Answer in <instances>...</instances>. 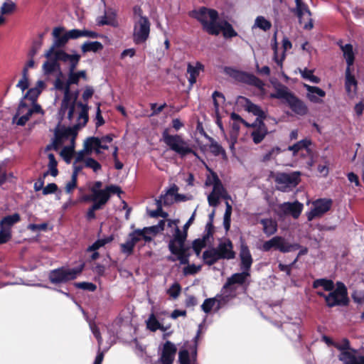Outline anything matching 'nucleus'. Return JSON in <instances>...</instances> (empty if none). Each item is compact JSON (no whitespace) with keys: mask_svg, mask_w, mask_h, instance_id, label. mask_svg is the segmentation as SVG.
<instances>
[{"mask_svg":"<svg viewBox=\"0 0 364 364\" xmlns=\"http://www.w3.org/2000/svg\"><path fill=\"white\" fill-rule=\"evenodd\" d=\"M195 213L188 219L183 226L182 232L178 227L175 230L173 238L171 239L168 244V248L171 255L168 256L167 260L170 262H176L178 260L180 264H188L189 258L191 256V246L186 244L188 233L187 230L194 220Z\"/></svg>","mask_w":364,"mask_h":364,"instance_id":"obj_1","label":"nucleus"},{"mask_svg":"<svg viewBox=\"0 0 364 364\" xmlns=\"http://www.w3.org/2000/svg\"><path fill=\"white\" fill-rule=\"evenodd\" d=\"M275 92L271 93V99L284 100L291 111L297 115L304 116L309 112V108L305 102L299 98L289 88L279 82H272Z\"/></svg>","mask_w":364,"mask_h":364,"instance_id":"obj_2","label":"nucleus"},{"mask_svg":"<svg viewBox=\"0 0 364 364\" xmlns=\"http://www.w3.org/2000/svg\"><path fill=\"white\" fill-rule=\"evenodd\" d=\"M162 140L171 150L182 158L190 154L198 156L197 153L189 146L188 143L181 135L169 134L168 129H165L162 132Z\"/></svg>","mask_w":364,"mask_h":364,"instance_id":"obj_3","label":"nucleus"},{"mask_svg":"<svg viewBox=\"0 0 364 364\" xmlns=\"http://www.w3.org/2000/svg\"><path fill=\"white\" fill-rule=\"evenodd\" d=\"M85 264L82 263L75 268L61 267L49 272L48 279L51 284H65L75 279L84 270Z\"/></svg>","mask_w":364,"mask_h":364,"instance_id":"obj_4","label":"nucleus"},{"mask_svg":"<svg viewBox=\"0 0 364 364\" xmlns=\"http://www.w3.org/2000/svg\"><path fill=\"white\" fill-rule=\"evenodd\" d=\"M224 72L239 82L254 86L259 90H264V83L252 73L239 70L231 67H225Z\"/></svg>","mask_w":364,"mask_h":364,"instance_id":"obj_5","label":"nucleus"},{"mask_svg":"<svg viewBox=\"0 0 364 364\" xmlns=\"http://www.w3.org/2000/svg\"><path fill=\"white\" fill-rule=\"evenodd\" d=\"M250 276V272L242 270V272L235 273L228 277L223 287L222 292L224 299H230L237 296L236 284L243 285L248 277Z\"/></svg>","mask_w":364,"mask_h":364,"instance_id":"obj_6","label":"nucleus"},{"mask_svg":"<svg viewBox=\"0 0 364 364\" xmlns=\"http://www.w3.org/2000/svg\"><path fill=\"white\" fill-rule=\"evenodd\" d=\"M300 247L301 245L299 243H289L284 237L277 235L265 241L262 244V250L269 252L274 249L282 253H287L297 250Z\"/></svg>","mask_w":364,"mask_h":364,"instance_id":"obj_7","label":"nucleus"},{"mask_svg":"<svg viewBox=\"0 0 364 364\" xmlns=\"http://www.w3.org/2000/svg\"><path fill=\"white\" fill-rule=\"evenodd\" d=\"M326 305L332 308L336 306H347L349 303L348 290L345 284L341 282L336 283V289L326 296Z\"/></svg>","mask_w":364,"mask_h":364,"instance_id":"obj_8","label":"nucleus"},{"mask_svg":"<svg viewBox=\"0 0 364 364\" xmlns=\"http://www.w3.org/2000/svg\"><path fill=\"white\" fill-rule=\"evenodd\" d=\"M151 23L147 17H141L134 23L132 39L136 45L144 43L150 34Z\"/></svg>","mask_w":364,"mask_h":364,"instance_id":"obj_9","label":"nucleus"},{"mask_svg":"<svg viewBox=\"0 0 364 364\" xmlns=\"http://www.w3.org/2000/svg\"><path fill=\"white\" fill-rule=\"evenodd\" d=\"M64 31L65 28L63 27L53 28L52 32L53 42L50 48L45 53L44 56L46 58H50L58 48L60 49L65 46L69 38L66 32L63 33Z\"/></svg>","mask_w":364,"mask_h":364,"instance_id":"obj_10","label":"nucleus"},{"mask_svg":"<svg viewBox=\"0 0 364 364\" xmlns=\"http://www.w3.org/2000/svg\"><path fill=\"white\" fill-rule=\"evenodd\" d=\"M333 200L330 198H318L313 202V208L307 213L309 221L322 217L331 208Z\"/></svg>","mask_w":364,"mask_h":364,"instance_id":"obj_11","label":"nucleus"},{"mask_svg":"<svg viewBox=\"0 0 364 364\" xmlns=\"http://www.w3.org/2000/svg\"><path fill=\"white\" fill-rule=\"evenodd\" d=\"M300 172L294 171L291 173H277L274 177L277 184L281 185L278 188L281 191H286L288 187H295L300 183Z\"/></svg>","mask_w":364,"mask_h":364,"instance_id":"obj_12","label":"nucleus"},{"mask_svg":"<svg viewBox=\"0 0 364 364\" xmlns=\"http://www.w3.org/2000/svg\"><path fill=\"white\" fill-rule=\"evenodd\" d=\"M296 7L292 9V12L297 16L301 24L303 23L304 15L307 14L308 22L305 23L303 28L305 30H311L314 27L313 19L311 18V12L307 4L302 0H295Z\"/></svg>","mask_w":364,"mask_h":364,"instance_id":"obj_13","label":"nucleus"},{"mask_svg":"<svg viewBox=\"0 0 364 364\" xmlns=\"http://www.w3.org/2000/svg\"><path fill=\"white\" fill-rule=\"evenodd\" d=\"M190 17L199 21L202 26L205 25V22H208V17L210 20H218L219 18L218 12L213 9H208L201 6L198 9H194L188 13Z\"/></svg>","mask_w":364,"mask_h":364,"instance_id":"obj_14","label":"nucleus"},{"mask_svg":"<svg viewBox=\"0 0 364 364\" xmlns=\"http://www.w3.org/2000/svg\"><path fill=\"white\" fill-rule=\"evenodd\" d=\"M248 127H252L254 129L251 132V137L255 144L261 143L269 134V131L264 121L255 120Z\"/></svg>","mask_w":364,"mask_h":364,"instance_id":"obj_15","label":"nucleus"},{"mask_svg":"<svg viewBox=\"0 0 364 364\" xmlns=\"http://www.w3.org/2000/svg\"><path fill=\"white\" fill-rule=\"evenodd\" d=\"M240 269L242 270L250 271L253 263V259L249 247L245 241H241L240 247Z\"/></svg>","mask_w":364,"mask_h":364,"instance_id":"obj_16","label":"nucleus"},{"mask_svg":"<svg viewBox=\"0 0 364 364\" xmlns=\"http://www.w3.org/2000/svg\"><path fill=\"white\" fill-rule=\"evenodd\" d=\"M303 207V204L299 201L286 202L279 205V210L282 214L285 215H290L294 218L297 219L302 212Z\"/></svg>","mask_w":364,"mask_h":364,"instance_id":"obj_17","label":"nucleus"},{"mask_svg":"<svg viewBox=\"0 0 364 364\" xmlns=\"http://www.w3.org/2000/svg\"><path fill=\"white\" fill-rule=\"evenodd\" d=\"M220 259H232L235 257V252L233 250V245L230 239L218 244L215 247Z\"/></svg>","mask_w":364,"mask_h":364,"instance_id":"obj_18","label":"nucleus"},{"mask_svg":"<svg viewBox=\"0 0 364 364\" xmlns=\"http://www.w3.org/2000/svg\"><path fill=\"white\" fill-rule=\"evenodd\" d=\"M177 348L174 343L170 341L164 343L160 358L161 364H172L174 360Z\"/></svg>","mask_w":364,"mask_h":364,"instance_id":"obj_19","label":"nucleus"},{"mask_svg":"<svg viewBox=\"0 0 364 364\" xmlns=\"http://www.w3.org/2000/svg\"><path fill=\"white\" fill-rule=\"evenodd\" d=\"M353 69L346 68L345 71V90L347 95L353 97L357 93L358 80L353 74Z\"/></svg>","mask_w":364,"mask_h":364,"instance_id":"obj_20","label":"nucleus"},{"mask_svg":"<svg viewBox=\"0 0 364 364\" xmlns=\"http://www.w3.org/2000/svg\"><path fill=\"white\" fill-rule=\"evenodd\" d=\"M304 87L307 90L306 98L310 102L316 104L323 102V100L320 97H324L326 96V92L323 90L308 84H304Z\"/></svg>","mask_w":364,"mask_h":364,"instance_id":"obj_21","label":"nucleus"},{"mask_svg":"<svg viewBox=\"0 0 364 364\" xmlns=\"http://www.w3.org/2000/svg\"><path fill=\"white\" fill-rule=\"evenodd\" d=\"M84 126L82 125L81 122H77L72 127H63L55 132L57 139H68L72 136V143L74 144V141L77 134V130Z\"/></svg>","mask_w":364,"mask_h":364,"instance_id":"obj_22","label":"nucleus"},{"mask_svg":"<svg viewBox=\"0 0 364 364\" xmlns=\"http://www.w3.org/2000/svg\"><path fill=\"white\" fill-rule=\"evenodd\" d=\"M241 97L245 101V110L247 111L248 112L252 113L255 116H257L255 120H260L263 122L267 119V114L261 109V107L259 105L254 104L253 102H251L250 99L247 97Z\"/></svg>","mask_w":364,"mask_h":364,"instance_id":"obj_23","label":"nucleus"},{"mask_svg":"<svg viewBox=\"0 0 364 364\" xmlns=\"http://www.w3.org/2000/svg\"><path fill=\"white\" fill-rule=\"evenodd\" d=\"M282 47H283L284 51H283L281 58H278V46H277V43L276 41V36H274V43L272 45V50L274 51V60L277 63V65H280V66L282 65V62L285 58V52L287 50L291 49L292 47V44L288 38L284 37L283 38Z\"/></svg>","mask_w":364,"mask_h":364,"instance_id":"obj_24","label":"nucleus"},{"mask_svg":"<svg viewBox=\"0 0 364 364\" xmlns=\"http://www.w3.org/2000/svg\"><path fill=\"white\" fill-rule=\"evenodd\" d=\"M73 105L74 109H75V107L80 108V112L77 117V122H81L82 126H85L89 120V109L90 107L86 102L76 101V103L72 102Z\"/></svg>","mask_w":364,"mask_h":364,"instance_id":"obj_25","label":"nucleus"},{"mask_svg":"<svg viewBox=\"0 0 364 364\" xmlns=\"http://www.w3.org/2000/svg\"><path fill=\"white\" fill-rule=\"evenodd\" d=\"M205 67L200 62H196V65L193 66L191 63L188 64L187 73L190 75L188 77V82L191 86H193L197 80L200 71H204Z\"/></svg>","mask_w":364,"mask_h":364,"instance_id":"obj_26","label":"nucleus"},{"mask_svg":"<svg viewBox=\"0 0 364 364\" xmlns=\"http://www.w3.org/2000/svg\"><path fill=\"white\" fill-rule=\"evenodd\" d=\"M116 11L113 10L112 9H108L107 11H105V15L100 16L97 19V24L99 26H117V21H116Z\"/></svg>","mask_w":364,"mask_h":364,"instance_id":"obj_27","label":"nucleus"},{"mask_svg":"<svg viewBox=\"0 0 364 364\" xmlns=\"http://www.w3.org/2000/svg\"><path fill=\"white\" fill-rule=\"evenodd\" d=\"M21 221V216L18 213L13 215H6L0 220V228H4L9 232H12V227Z\"/></svg>","mask_w":364,"mask_h":364,"instance_id":"obj_28","label":"nucleus"},{"mask_svg":"<svg viewBox=\"0 0 364 364\" xmlns=\"http://www.w3.org/2000/svg\"><path fill=\"white\" fill-rule=\"evenodd\" d=\"M340 48L343 51V57L346 61V68L353 69V66L355 61V53L353 52V46L350 43H348L345 46L340 45Z\"/></svg>","mask_w":364,"mask_h":364,"instance_id":"obj_29","label":"nucleus"},{"mask_svg":"<svg viewBox=\"0 0 364 364\" xmlns=\"http://www.w3.org/2000/svg\"><path fill=\"white\" fill-rule=\"evenodd\" d=\"M202 259L203 263L208 266L213 265L220 259L215 247L205 250L203 253Z\"/></svg>","mask_w":364,"mask_h":364,"instance_id":"obj_30","label":"nucleus"},{"mask_svg":"<svg viewBox=\"0 0 364 364\" xmlns=\"http://www.w3.org/2000/svg\"><path fill=\"white\" fill-rule=\"evenodd\" d=\"M259 223L263 226V232L267 236H271L277 231V223L272 218L261 219Z\"/></svg>","mask_w":364,"mask_h":364,"instance_id":"obj_31","label":"nucleus"},{"mask_svg":"<svg viewBox=\"0 0 364 364\" xmlns=\"http://www.w3.org/2000/svg\"><path fill=\"white\" fill-rule=\"evenodd\" d=\"M350 351H342L338 355L339 360L344 364H360V356L355 355V350L351 349Z\"/></svg>","mask_w":364,"mask_h":364,"instance_id":"obj_32","label":"nucleus"},{"mask_svg":"<svg viewBox=\"0 0 364 364\" xmlns=\"http://www.w3.org/2000/svg\"><path fill=\"white\" fill-rule=\"evenodd\" d=\"M218 20H210V21L205 22L203 26V29L210 35L218 36L222 30V26Z\"/></svg>","mask_w":364,"mask_h":364,"instance_id":"obj_33","label":"nucleus"},{"mask_svg":"<svg viewBox=\"0 0 364 364\" xmlns=\"http://www.w3.org/2000/svg\"><path fill=\"white\" fill-rule=\"evenodd\" d=\"M146 327L152 332H155L158 329L162 331H166L170 328V325L168 326L161 325L157 320L154 314H151L146 321Z\"/></svg>","mask_w":364,"mask_h":364,"instance_id":"obj_34","label":"nucleus"},{"mask_svg":"<svg viewBox=\"0 0 364 364\" xmlns=\"http://www.w3.org/2000/svg\"><path fill=\"white\" fill-rule=\"evenodd\" d=\"M104 46L99 41H86L81 46V50L83 53L88 52L97 53L101 51Z\"/></svg>","mask_w":364,"mask_h":364,"instance_id":"obj_35","label":"nucleus"},{"mask_svg":"<svg viewBox=\"0 0 364 364\" xmlns=\"http://www.w3.org/2000/svg\"><path fill=\"white\" fill-rule=\"evenodd\" d=\"M100 143H102V141L100 138L99 137H88L84 144L85 150L88 152L91 151L92 149H95L96 154H100Z\"/></svg>","mask_w":364,"mask_h":364,"instance_id":"obj_36","label":"nucleus"},{"mask_svg":"<svg viewBox=\"0 0 364 364\" xmlns=\"http://www.w3.org/2000/svg\"><path fill=\"white\" fill-rule=\"evenodd\" d=\"M48 158L49 160V170L43 173V178H46L49 174L53 177H55L58 174V170L57 168L58 162L55 159V155L52 153H50L48 154Z\"/></svg>","mask_w":364,"mask_h":364,"instance_id":"obj_37","label":"nucleus"},{"mask_svg":"<svg viewBox=\"0 0 364 364\" xmlns=\"http://www.w3.org/2000/svg\"><path fill=\"white\" fill-rule=\"evenodd\" d=\"M311 144V140L304 139L295 143L292 146H289L288 150L293 151V155L296 156L300 150L307 149Z\"/></svg>","mask_w":364,"mask_h":364,"instance_id":"obj_38","label":"nucleus"},{"mask_svg":"<svg viewBox=\"0 0 364 364\" xmlns=\"http://www.w3.org/2000/svg\"><path fill=\"white\" fill-rule=\"evenodd\" d=\"M322 287L325 291H332L334 288V284L332 280L326 279H318L314 281L313 288L317 289Z\"/></svg>","mask_w":364,"mask_h":364,"instance_id":"obj_39","label":"nucleus"},{"mask_svg":"<svg viewBox=\"0 0 364 364\" xmlns=\"http://www.w3.org/2000/svg\"><path fill=\"white\" fill-rule=\"evenodd\" d=\"M287 335L292 341H300L301 338L300 327L295 324L290 325L287 330Z\"/></svg>","mask_w":364,"mask_h":364,"instance_id":"obj_40","label":"nucleus"},{"mask_svg":"<svg viewBox=\"0 0 364 364\" xmlns=\"http://www.w3.org/2000/svg\"><path fill=\"white\" fill-rule=\"evenodd\" d=\"M113 239L114 238L112 235L103 239H99L96 240L92 245L87 247V252L96 251L100 247L105 246L106 244L111 242Z\"/></svg>","mask_w":364,"mask_h":364,"instance_id":"obj_41","label":"nucleus"},{"mask_svg":"<svg viewBox=\"0 0 364 364\" xmlns=\"http://www.w3.org/2000/svg\"><path fill=\"white\" fill-rule=\"evenodd\" d=\"M221 31H223V35L225 38H231L237 36V33L232 26L226 21L223 22Z\"/></svg>","mask_w":364,"mask_h":364,"instance_id":"obj_42","label":"nucleus"},{"mask_svg":"<svg viewBox=\"0 0 364 364\" xmlns=\"http://www.w3.org/2000/svg\"><path fill=\"white\" fill-rule=\"evenodd\" d=\"M209 140L210 141V144L209 146V149L210 152L215 156L219 155H225V151L221 145H220L218 142H216L213 138L209 137Z\"/></svg>","mask_w":364,"mask_h":364,"instance_id":"obj_43","label":"nucleus"},{"mask_svg":"<svg viewBox=\"0 0 364 364\" xmlns=\"http://www.w3.org/2000/svg\"><path fill=\"white\" fill-rule=\"evenodd\" d=\"M232 205L226 202V208L225 212L223 217V226L225 230L228 232L230 228V223H231V214H232Z\"/></svg>","mask_w":364,"mask_h":364,"instance_id":"obj_44","label":"nucleus"},{"mask_svg":"<svg viewBox=\"0 0 364 364\" xmlns=\"http://www.w3.org/2000/svg\"><path fill=\"white\" fill-rule=\"evenodd\" d=\"M206 242L203 238H198L193 241L191 247L196 256L198 257L200 255L201 250L206 246Z\"/></svg>","mask_w":364,"mask_h":364,"instance_id":"obj_45","label":"nucleus"},{"mask_svg":"<svg viewBox=\"0 0 364 364\" xmlns=\"http://www.w3.org/2000/svg\"><path fill=\"white\" fill-rule=\"evenodd\" d=\"M255 25L264 31L269 30L272 27L271 22L263 16H257L255 19Z\"/></svg>","mask_w":364,"mask_h":364,"instance_id":"obj_46","label":"nucleus"},{"mask_svg":"<svg viewBox=\"0 0 364 364\" xmlns=\"http://www.w3.org/2000/svg\"><path fill=\"white\" fill-rule=\"evenodd\" d=\"M301 74L303 78L309 80L311 82L317 84L319 83L321 81V79L318 77L313 74L312 70L304 68L303 70H301Z\"/></svg>","mask_w":364,"mask_h":364,"instance_id":"obj_47","label":"nucleus"},{"mask_svg":"<svg viewBox=\"0 0 364 364\" xmlns=\"http://www.w3.org/2000/svg\"><path fill=\"white\" fill-rule=\"evenodd\" d=\"M53 55H55V57L57 58V59L59 60V61H63L64 63L70 61L73 59V58L74 57V54L73 55L68 54L65 51H64L63 50H61V49L55 50Z\"/></svg>","mask_w":364,"mask_h":364,"instance_id":"obj_48","label":"nucleus"},{"mask_svg":"<svg viewBox=\"0 0 364 364\" xmlns=\"http://www.w3.org/2000/svg\"><path fill=\"white\" fill-rule=\"evenodd\" d=\"M93 193L94 200H100L105 203H107L109 200V196L105 188L100 191H95Z\"/></svg>","mask_w":364,"mask_h":364,"instance_id":"obj_49","label":"nucleus"},{"mask_svg":"<svg viewBox=\"0 0 364 364\" xmlns=\"http://www.w3.org/2000/svg\"><path fill=\"white\" fill-rule=\"evenodd\" d=\"M181 291V287L179 283L174 282L170 288L167 290V294L172 298L176 299L178 297Z\"/></svg>","mask_w":364,"mask_h":364,"instance_id":"obj_50","label":"nucleus"},{"mask_svg":"<svg viewBox=\"0 0 364 364\" xmlns=\"http://www.w3.org/2000/svg\"><path fill=\"white\" fill-rule=\"evenodd\" d=\"M41 94V90L38 89L37 87L30 88L26 92L24 99H28L30 101H31L33 103H34L39 95Z\"/></svg>","mask_w":364,"mask_h":364,"instance_id":"obj_51","label":"nucleus"},{"mask_svg":"<svg viewBox=\"0 0 364 364\" xmlns=\"http://www.w3.org/2000/svg\"><path fill=\"white\" fill-rule=\"evenodd\" d=\"M75 287L77 289L86 290L89 291H95L97 289L96 284L92 282H82L75 283Z\"/></svg>","mask_w":364,"mask_h":364,"instance_id":"obj_52","label":"nucleus"},{"mask_svg":"<svg viewBox=\"0 0 364 364\" xmlns=\"http://www.w3.org/2000/svg\"><path fill=\"white\" fill-rule=\"evenodd\" d=\"M134 247L132 241L128 238L124 243L120 245V250L122 253L131 255L134 252Z\"/></svg>","mask_w":364,"mask_h":364,"instance_id":"obj_53","label":"nucleus"},{"mask_svg":"<svg viewBox=\"0 0 364 364\" xmlns=\"http://www.w3.org/2000/svg\"><path fill=\"white\" fill-rule=\"evenodd\" d=\"M85 166L92 168L95 172H97L99 170L102 168L101 164L95 159L91 157L85 159Z\"/></svg>","mask_w":364,"mask_h":364,"instance_id":"obj_54","label":"nucleus"},{"mask_svg":"<svg viewBox=\"0 0 364 364\" xmlns=\"http://www.w3.org/2000/svg\"><path fill=\"white\" fill-rule=\"evenodd\" d=\"M186 264L187 266L183 269V273L185 276L196 274L201 269V266L200 265L196 266L194 264H190L189 262Z\"/></svg>","mask_w":364,"mask_h":364,"instance_id":"obj_55","label":"nucleus"},{"mask_svg":"<svg viewBox=\"0 0 364 364\" xmlns=\"http://www.w3.org/2000/svg\"><path fill=\"white\" fill-rule=\"evenodd\" d=\"M212 193L220 196L222 198H228L229 196L227 194L226 190L224 188L222 182L218 184H214Z\"/></svg>","mask_w":364,"mask_h":364,"instance_id":"obj_56","label":"nucleus"},{"mask_svg":"<svg viewBox=\"0 0 364 364\" xmlns=\"http://www.w3.org/2000/svg\"><path fill=\"white\" fill-rule=\"evenodd\" d=\"M72 106V102L61 101L60 107L58 110V117L60 120H63L68 110H70Z\"/></svg>","mask_w":364,"mask_h":364,"instance_id":"obj_57","label":"nucleus"},{"mask_svg":"<svg viewBox=\"0 0 364 364\" xmlns=\"http://www.w3.org/2000/svg\"><path fill=\"white\" fill-rule=\"evenodd\" d=\"M178 360L180 364H192L191 363V358L189 352L186 350H181L178 353Z\"/></svg>","mask_w":364,"mask_h":364,"instance_id":"obj_58","label":"nucleus"},{"mask_svg":"<svg viewBox=\"0 0 364 364\" xmlns=\"http://www.w3.org/2000/svg\"><path fill=\"white\" fill-rule=\"evenodd\" d=\"M281 149L279 146L272 148L270 151L264 155L263 161H267L274 159L279 153H281Z\"/></svg>","mask_w":364,"mask_h":364,"instance_id":"obj_59","label":"nucleus"},{"mask_svg":"<svg viewBox=\"0 0 364 364\" xmlns=\"http://www.w3.org/2000/svg\"><path fill=\"white\" fill-rule=\"evenodd\" d=\"M215 304V299H213V298L206 299L203 301V303L201 306V309L205 313L208 314L209 312H210V311L213 308Z\"/></svg>","mask_w":364,"mask_h":364,"instance_id":"obj_60","label":"nucleus"},{"mask_svg":"<svg viewBox=\"0 0 364 364\" xmlns=\"http://www.w3.org/2000/svg\"><path fill=\"white\" fill-rule=\"evenodd\" d=\"M16 9V4L12 2H4L1 8V12L2 14H11Z\"/></svg>","mask_w":364,"mask_h":364,"instance_id":"obj_61","label":"nucleus"},{"mask_svg":"<svg viewBox=\"0 0 364 364\" xmlns=\"http://www.w3.org/2000/svg\"><path fill=\"white\" fill-rule=\"evenodd\" d=\"M12 237V232H9L4 228H0V245L9 242Z\"/></svg>","mask_w":364,"mask_h":364,"instance_id":"obj_62","label":"nucleus"},{"mask_svg":"<svg viewBox=\"0 0 364 364\" xmlns=\"http://www.w3.org/2000/svg\"><path fill=\"white\" fill-rule=\"evenodd\" d=\"M334 347L339 350L341 352L342 351H349L351 350L350 341L348 338H344L341 341V344L335 343Z\"/></svg>","mask_w":364,"mask_h":364,"instance_id":"obj_63","label":"nucleus"},{"mask_svg":"<svg viewBox=\"0 0 364 364\" xmlns=\"http://www.w3.org/2000/svg\"><path fill=\"white\" fill-rule=\"evenodd\" d=\"M42 68L43 73L46 75H50L55 73L51 60L48 59V60L45 61L43 64Z\"/></svg>","mask_w":364,"mask_h":364,"instance_id":"obj_64","label":"nucleus"}]
</instances>
